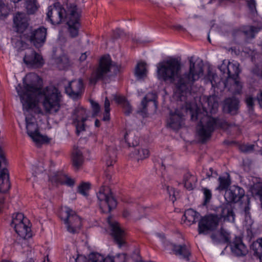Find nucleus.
I'll return each instance as SVG.
<instances>
[{
  "instance_id": "nucleus-35",
  "label": "nucleus",
  "mask_w": 262,
  "mask_h": 262,
  "mask_svg": "<svg viewBox=\"0 0 262 262\" xmlns=\"http://www.w3.org/2000/svg\"><path fill=\"white\" fill-rule=\"evenodd\" d=\"M218 180L219 185L216 189L219 191L227 189L230 185L231 182L229 174L227 177H220Z\"/></svg>"
},
{
  "instance_id": "nucleus-5",
  "label": "nucleus",
  "mask_w": 262,
  "mask_h": 262,
  "mask_svg": "<svg viewBox=\"0 0 262 262\" xmlns=\"http://www.w3.org/2000/svg\"><path fill=\"white\" fill-rule=\"evenodd\" d=\"M217 119L205 116L202 118L198 125V134L202 142L209 139L217 125Z\"/></svg>"
},
{
  "instance_id": "nucleus-41",
  "label": "nucleus",
  "mask_w": 262,
  "mask_h": 262,
  "mask_svg": "<svg viewBox=\"0 0 262 262\" xmlns=\"http://www.w3.org/2000/svg\"><path fill=\"white\" fill-rule=\"evenodd\" d=\"M110 103L107 97L105 98V102H104V108H105V113L103 116V120L104 121H108L110 119Z\"/></svg>"
},
{
  "instance_id": "nucleus-39",
  "label": "nucleus",
  "mask_w": 262,
  "mask_h": 262,
  "mask_svg": "<svg viewBox=\"0 0 262 262\" xmlns=\"http://www.w3.org/2000/svg\"><path fill=\"white\" fill-rule=\"evenodd\" d=\"M25 220H28L27 218L24 217V215L21 213H17L14 214L12 221L11 222L12 226L14 228L16 226L23 223L25 222Z\"/></svg>"
},
{
  "instance_id": "nucleus-47",
  "label": "nucleus",
  "mask_w": 262,
  "mask_h": 262,
  "mask_svg": "<svg viewBox=\"0 0 262 262\" xmlns=\"http://www.w3.org/2000/svg\"><path fill=\"white\" fill-rule=\"evenodd\" d=\"M114 100L118 104L121 105L122 106L124 104L125 102L127 101L124 97L117 95L114 96Z\"/></svg>"
},
{
  "instance_id": "nucleus-43",
  "label": "nucleus",
  "mask_w": 262,
  "mask_h": 262,
  "mask_svg": "<svg viewBox=\"0 0 262 262\" xmlns=\"http://www.w3.org/2000/svg\"><path fill=\"white\" fill-rule=\"evenodd\" d=\"M8 12L5 4L0 1V20H3L8 16Z\"/></svg>"
},
{
  "instance_id": "nucleus-18",
  "label": "nucleus",
  "mask_w": 262,
  "mask_h": 262,
  "mask_svg": "<svg viewBox=\"0 0 262 262\" xmlns=\"http://www.w3.org/2000/svg\"><path fill=\"white\" fill-rule=\"evenodd\" d=\"M183 114L176 110L174 113H170V117L167 120V126L173 130H178L182 124Z\"/></svg>"
},
{
  "instance_id": "nucleus-49",
  "label": "nucleus",
  "mask_w": 262,
  "mask_h": 262,
  "mask_svg": "<svg viewBox=\"0 0 262 262\" xmlns=\"http://www.w3.org/2000/svg\"><path fill=\"white\" fill-rule=\"evenodd\" d=\"M220 234L221 236L224 238L225 242L228 243L230 242V235L228 232L225 231L224 229H221Z\"/></svg>"
},
{
  "instance_id": "nucleus-4",
  "label": "nucleus",
  "mask_w": 262,
  "mask_h": 262,
  "mask_svg": "<svg viewBox=\"0 0 262 262\" xmlns=\"http://www.w3.org/2000/svg\"><path fill=\"white\" fill-rule=\"evenodd\" d=\"M59 217L69 232L74 234L79 232L82 226L81 220L74 211L66 206L62 207L59 212Z\"/></svg>"
},
{
  "instance_id": "nucleus-24",
  "label": "nucleus",
  "mask_w": 262,
  "mask_h": 262,
  "mask_svg": "<svg viewBox=\"0 0 262 262\" xmlns=\"http://www.w3.org/2000/svg\"><path fill=\"white\" fill-rule=\"evenodd\" d=\"M183 216L184 222L188 225H191L196 222L200 214L192 209H189L185 211Z\"/></svg>"
},
{
  "instance_id": "nucleus-21",
  "label": "nucleus",
  "mask_w": 262,
  "mask_h": 262,
  "mask_svg": "<svg viewBox=\"0 0 262 262\" xmlns=\"http://www.w3.org/2000/svg\"><path fill=\"white\" fill-rule=\"evenodd\" d=\"M239 101L234 97L228 98L224 101V110L232 115L237 113Z\"/></svg>"
},
{
  "instance_id": "nucleus-34",
  "label": "nucleus",
  "mask_w": 262,
  "mask_h": 262,
  "mask_svg": "<svg viewBox=\"0 0 262 262\" xmlns=\"http://www.w3.org/2000/svg\"><path fill=\"white\" fill-rule=\"evenodd\" d=\"M134 155L138 161H139L148 157L149 151L147 149L139 147L135 149Z\"/></svg>"
},
{
  "instance_id": "nucleus-16",
  "label": "nucleus",
  "mask_w": 262,
  "mask_h": 262,
  "mask_svg": "<svg viewBox=\"0 0 262 262\" xmlns=\"http://www.w3.org/2000/svg\"><path fill=\"white\" fill-rule=\"evenodd\" d=\"M25 63L34 68H39L43 64V59L40 55L33 50H30L24 57Z\"/></svg>"
},
{
  "instance_id": "nucleus-2",
  "label": "nucleus",
  "mask_w": 262,
  "mask_h": 262,
  "mask_svg": "<svg viewBox=\"0 0 262 262\" xmlns=\"http://www.w3.org/2000/svg\"><path fill=\"white\" fill-rule=\"evenodd\" d=\"M193 59L192 57L189 58V71L182 75L181 61L176 58H171L157 65L158 78L173 83L176 86L175 94L181 101L185 100V95L192 84L203 75V61L194 62Z\"/></svg>"
},
{
  "instance_id": "nucleus-31",
  "label": "nucleus",
  "mask_w": 262,
  "mask_h": 262,
  "mask_svg": "<svg viewBox=\"0 0 262 262\" xmlns=\"http://www.w3.org/2000/svg\"><path fill=\"white\" fill-rule=\"evenodd\" d=\"M252 196L256 200H258L262 206V183L254 184L251 188Z\"/></svg>"
},
{
  "instance_id": "nucleus-19",
  "label": "nucleus",
  "mask_w": 262,
  "mask_h": 262,
  "mask_svg": "<svg viewBox=\"0 0 262 262\" xmlns=\"http://www.w3.org/2000/svg\"><path fill=\"white\" fill-rule=\"evenodd\" d=\"M66 11V18L68 20L79 21L81 11L77 8L76 5L73 3L67 4Z\"/></svg>"
},
{
  "instance_id": "nucleus-8",
  "label": "nucleus",
  "mask_w": 262,
  "mask_h": 262,
  "mask_svg": "<svg viewBox=\"0 0 262 262\" xmlns=\"http://www.w3.org/2000/svg\"><path fill=\"white\" fill-rule=\"evenodd\" d=\"M47 19L53 25L61 24L66 18V10L59 3L48 7Z\"/></svg>"
},
{
  "instance_id": "nucleus-23",
  "label": "nucleus",
  "mask_w": 262,
  "mask_h": 262,
  "mask_svg": "<svg viewBox=\"0 0 262 262\" xmlns=\"http://www.w3.org/2000/svg\"><path fill=\"white\" fill-rule=\"evenodd\" d=\"M232 252L237 256L245 255L248 252L246 246L241 239H236L231 245Z\"/></svg>"
},
{
  "instance_id": "nucleus-14",
  "label": "nucleus",
  "mask_w": 262,
  "mask_h": 262,
  "mask_svg": "<svg viewBox=\"0 0 262 262\" xmlns=\"http://www.w3.org/2000/svg\"><path fill=\"white\" fill-rule=\"evenodd\" d=\"M84 90L83 80L81 78L71 81L65 88L66 93L73 99H78L80 97Z\"/></svg>"
},
{
  "instance_id": "nucleus-46",
  "label": "nucleus",
  "mask_w": 262,
  "mask_h": 262,
  "mask_svg": "<svg viewBox=\"0 0 262 262\" xmlns=\"http://www.w3.org/2000/svg\"><path fill=\"white\" fill-rule=\"evenodd\" d=\"M122 107L124 113L126 115H129L132 113L133 111L132 107L128 101L125 102Z\"/></svg>"
},
{
  "instance_id": "nucleus-3",
  "label": "nucleus",
  "mask_w": 262,
  "mask_h": 262,
  "mask_svg": "<svg viewBox=\"0 0 262 262\" xmlns=\"http://www.w3.org/2000/svg\"><path fill=\"white\" fill-rule=\"evenodd\" d=\"M119 72V67L113 63L109 55H104L99 60L98 66L93 71L90 77V82L95 84L98 81L105 77L116 75Z\"/></svg>"
},
{
  "instance_id": "nucleus-59",
  "label": "nucleus",
  "mask_w": 262,
  "mask_h": 262,
  "mask_svg": "<svg viewBox=\"0 0 262 262\" xmlns=\"http://www.w3.org/2000/svg\"><path fill=\"white\" fill-rule=\"evenodd\" d=\"M257 99L260 107H262V91L257 95Z\"/></svg>"
},
{
  "instance_id": "nucleus-50",
  "label": "nucleus",
  "mask_w": 262,
  "mask_h": 262,
  "mask_svg": "<svg viewBox=\"0 0 262 262\" xmlns=\"http://www.w3.org/2000/svg\"><path fill=\"white\" fill-rule=\"evenodd\" d=\"M254 148V145H243L241 146L240 149L242 151L247 152L251 151H252Z\"/></svg>"
},
{
  "instance_id": "nucleus-20",
  "label": "nucleus",
  "mask_w": 262,
  "mask_h": 262,
  "mask_svg": "<svg viewBox=\"0 0 262 262\" xmlns=\"http://www.w3.org/2000/svg\"><path fill=\"white\" fill-rule=\"evenodd\" d=\"M172 250L174 254L180 258L188 261L191 255L190 248L186 245H172Z\"/></svg>"
},
{
  "instance_id": "nucleus-61",
  "label": "nucleus",
  "mask_w": 262,
  "mask_h": 262,
  "mask_svg": "<svg viewBox=\"0 0 262 262\" xmlns=\"http://www.w3.org/2000/svg\"><path fill=\"white\" fill-rule=\"evenodd\" d=\"M130 215V212L127 210H124L123 212V216L125 218L128 217Z\"/></svg>"
},
{
  "instance_id": "nucleus-58",
  "label": "nucleus",
  "mask_w": 262,
  "mask_h": 262,
  "mask_svg": "<svg viewBox=\"0 0 262 262\" xmlns=\"http://www.w3.org/2000/svg\"><path fill=\"white\" fill-rule=\"evenodd\" d=\"M88 57L87 52H85L82 53L80 57H79V61L80 62H83L85 61Z\"/></svg>"
},
{
  "instance_id": "nucleus-32",
  "label": "nucleus",
  "mask_w": 262,
  "mask_h": 262,
  "mask_svg": "<svg viewBox=\"0 0 262 262\" xmlns=\"http://www.w3.org/2000/svg\"><path fill=\"white\" fill-rule=\"evenodd\" d=\"M221 216L224 220L231 222L234 221V214L230 206H227L222 208Z\"/></svg>"
},
{
  "instance_id": "nucleus-62",
  "label": "nucleus",
  "mask_w": 262,
  "mask_h": 262,
  "mask_svg": "<svg viewBox=\"0 0 262 262\" xmlns=\"http://www.w3.org/2000/svg\"><path fill=\"white\" fill-rule=\"evenodd\" d=\"M161 166L163 167V169L164 170L165 169V165H168V163L166 162V160L164 159V160H162L161 163Z\"/></svg>"
},
{
  "instance_id": "nucleus-42",
  "label": "nucleus",
  "mask_w": 262,
  "mask_h": 262,
  "mask_svg": "<svg viewBox=\"0 0 262 262\" xmlns=\"http://www.w3.org/2000/svg\"><path fill=\"white\" fill-rule=\"evenodd\" d=\"M90 188V185L88 183H83L78 187V191L81 194L85 196Z\"/></svg>"
},
{
  "instance_id": "nucleus-45",
  "label": "nucleus",
  "mask_w": 262,
  "mask_h": 262,
  "mask_svg": "<svg viewBox=\"0 0 262 262\" xmlns=\"http://www.w3.org/2000/svg\"><path fill=\"white\" fill-rule=\"evenodd\" d=\"M206 178L210 179L211 178H216L218 175L217 172L214 171L212 168L209 170L206 169Z\"/></svg>"
},
{
  "instance_id": "nucleus-60",
  "label": "nucleus",
  "mask_w": 262,
  "mask_h": 262,
  "mask_svg": "<svg viewBox=\"0 0 262 262\" xmlns=\"http://www.w3.org/2000/svg\"><path fill=\"white\" fill-rule=\"evenodd\" d=\"M258 30L259 29L257 28L254 26H250L249 28V31L252 34L257 32Z\"/></svg>"
},
{
  "instance_id": "nucleus-53",
  "label": "nucleus",
  "mask_w": 262,
  "mask_h": 262,
  "mask_svg": "<svg viewBox=\"0 0 262 262\" xmlns=\"http://www.w3.org/2000/svg\"><path fill=\"white\" fill-rule=\"evenodd\" d=\"M74 183H75V181L73 179H72L67 176L65 182L63 184L67 185L69 186H72L74 185Z\"/></svg>"
},
{
  "instance_id": "nucleus-40",
  "label": "nucleus",
  "mask_w": 262,
  "mask_h": 262,
  "mask_svg": "<svg viewBox=\"0 0 262 262\" xmlns=\"http://www.w3.org/2000/svg\"><path fill=\"white\" fill-rule=\"evenodd\" d=\"M67 176L62 172H59L52 178V181L58 184H63Z\"/></svg>"
},
{
  "instance_id": "nucleus-13",
  "label": "nucleus",
  "mask_w": 262,
  "mask_h": 262,
  "mask_svg": "<svg viewBox=\"0 0 262 262\" xmlns=\"http://www.w3.org/2000/svg\"><path fill=\"white\" fill-rule=\"evenodd\" d=\"M107 222L111 231V235L114 238L115 242L119 247H121L124 243L125 232L121 228L118 222L114 220L109 216L107 217Z\"/></svg>"
},
{
  "instance_id": "nucleus-1",
  "label": "nucleus",
  "mask_w": 262,
  "mask_h": 262,
  "mask_svg": "<svg viewBox=\"0 0 262 262\" xmlns=\"http://www.w3.org/2000/svg\"><path fill=\"white\" fill-rule=\"evenodd\" d=\"M28 82L24 81V88L18 85L16 91L23 104L26 115V127L28 136L37 144L49 143L51 139L41 135L38 127L36 118L29 113L30 110L35 107L38 102L42 100V105L47 114L56 113L60 107V92L53 85L47 86L42 90V79L36 74L30 73L27 75Z\"/></svg>"
},
{
  "instance_id": "nucleus-7",
  "label": "nucleus",
  "mask_w": 262,
  "mask_h": 262,
  "mask_svg": "<svg viewBox=\"0 0 262 262\" xmlns=\"http://www.w3.org/2000/svg\"><path fill=\"white\" fill-rule=\"evenodd\" d=\"M100 203V207L103 211L110 212L112 209L116 207L117 202L112 196L110 189L106 186H102L97 194Z\"/></svg>"
},
{
  "instance_id": "nucleus-9",
  "label": "nucleus",
  "mask_w": 262,
  "mask_h": 262,
  "mask_svg": "<svg viewBox=\"0 0 262 262\" xmlns=\"http://www.w3.org/2000/svg\"><path fill=\"white\" fill-rule=\"evenodd\" d=\"M89 115L87 111L82 107H76L72 114V123L76 128V133L78 135L81 132L85 130V121L88 120Z\"/></svg>"
},
{
  "instance_id": "nucleus-51",
  "label": "nucleus",
  "mask_w": 262,
  "mask_h": 262,
  "mask_svg": "<svg viewBox=\"0 0 262 262\" xmlns=\"http://www.w3.org/2000/svg\"><path fill=\"white\" fill-rule=\"evenodd\" d=\"M92 105L94 112V115H96L99 112L100 107L98 103L93 101L92 102Z\"/></svg>"
},
{
  "instance_id": "nucleus-27",
  "label": "nucleus",
  "mask_w": 262,
  "mask_h": 262,
  "mask_svg": "<svg viewBox=\"0 0 262 262\" xmlns=\"http://www.w3.org/2000/svg\"><path fill=\"white\" fill-rule=\"evenodd\" d=\"M73 165L75 168L78 169L83 162V157L81 151L77 149H74L72 157Z\"/></svg>"
},
{
  "instance_id": "nucleus-56",
  "label": "nucleus",
  "mask_w": 262,
  "mask_h": 262,
  "mask_svg": "<svg viewBox=\"0 0 262 262\" xmlns=\"http://www.w3.org/2000/svg\"><path fill=\"white\" fill-rule=\"evenodd\" d=\"M208 77L211 83L213 85V81L214 80L215 77H217V75L209 72L208 74Z\"/></svg>"
},
{
  "instance_id": "nucleus-36",
  "label": "nucleus",
  "mask_w": 262,
  "mask_h": 262,
  "mask_svg": "<svg viewBox=\"0 0 262 262\" xmlns=\"http://www.w3.org/2000/svg\"><path fill=\"white\" fill-rule=\"evenodd\" d=\"M26 8L28 14H34L38 9L36 0H26Z\"/></svg>"
},
{
  "instance_id": "nucleus-26",
  "label": "nucleus",
  "mask_w": 262,
  "mask_h": 262,
  "mask_svg": "<svg viewBox=\"0 0 262 262\" xmlns=\"http://www.w3.org/2000/svg\"><path fill=\"white\" fill-rule=\"evenodd\" d=\"M147 70L146 63L144 62H139L137 63L135 69V75L138 79H143L146 77Z\"/></svg>"
},
{
  "instance_id": "nucleus-11",
  "label": "nucleus",
  "mask_w": 262,
  "mask_h": 262,
  "mask_svg": "<svg viewBox=\"0 0 262 262\" xmlns=\"http://www.w3.org/2000/svg\"><path fill=\"white\" fill-rule=\"evenodd\" d=\"M219 221L220 217L217 215L210 214L203 217L199 222V233L207 234L209 231L215 230Z\"/></svg>"
},
{
  "instance_id": "nucleus-22",
  "label": "nucleus",
  "mask_w": 262,
  "mask_h": 262,
  "mask_svg": "<svg viewBox=\"0 0 262 262\" xmlns=\"http://www.w3.org/2000/svg\"><path fill=\"white\" fill-rule=\"evenodd\" d=\"M29 224L28 220H25V222L14 228L17 234L23 238L26 239L31 236V229Z\"/></svg>"
},
{
  "instance_id": "nucleus-63",
  "label": "nucleus",
  "mask_w": 262,
  "mask_h": 262,
  "mask_svg": "<svg viewBox=\"0 0 262 262\" xmlns=\"http://www.w3.org/2000/svg\"><path fill=\"white\" fill-rule=\"evenodd\" d=\"M174 28L177 29V30H182V31H184L185 29L183 28V27L182 26H180V25H178V26H176L174 27Z\"/></svg>"
},
{
  "instance_id": "nucleus-12",
  "label": "nucleus",
  "mask_w": 262,
  "mask_h": 262,
  "mask_svg": "<svg viewBox=\"0 0 262 262\" xmlns=\"http://www.w3.org/2000/svg\"><path fill=\"white\" fill-rule=\"evenodd\" d=\"M225 199L228 203L239 202L243 205V202L249 203V196L245 195L244 190L238 186H233L231 189L226 191Z\"/></svg>"
},
{
  "instance_id": "nucleus-55",
  "label": "nucleus",
  "mask_w": 262,
  "mask_h": 262,
  "mask_svg": "<svg viewBox=\"0 0 262 262\" xmlns=\"http://www.w3.org/2000/svg\"><path fill=\"white\" fill-rule=\"evenodd\" d=\"M246 102L247 105L249 107H252L254 104V99L252 97H249L246 98Z\"/></svg>"
},
{
  "instance_id": "nucleus-38",
  "label": "nucleus",
  "mask_w": 262,
  "mask_h": 262,
  "mask_svg": "<svg viewBox=\"0 0 262 262\" xmlns=\"http://www.w3.org/2000/svg\"><path fill=\"white\" fill-rule=\"evenodd\" d=\"M252 248L254 253L259 258H262V238L257 239L254 242L252 245Z\"/></svg>"
},
{
  "instance_id": "nucleus-64",
  "label": "nucleus",
  "mask_w": 262,
  "mask_h": 262,
  "mask_svg": "<svg viewBox=\"0 0 262 262\" xmlns=\"http://www.w3.org/2000/svg\"><path fill=\"white\" fill-rule=\"evenodd\" d=\"M95 125L96 127H99L100 125V122L98 119H96L95 122Z\"/></svg>"
},
{
  "instance_id": "nucleus-57",
  "label": "nucleus",
  "mask_w": 262,
  "mask_h": 262,
  "mask_svg": "<svg viewBox=\"0 0 262 262\" xmlns=\"http://www.w3.org/2000/svg\"><path fill=\"white\" fill-rule=\"evenodd\" d=\"M104 262H115V256H108L106 257H104Z\"/></svg>"
},
{
  "instance_id": "nucleus-54",
  "label": "nucleus",
  "mask_w": 262,
  "mask_h": 262,
  "mask_svg": "<svg viewBox=\"0 0 262 262\" xmlns=\"http://www.w3.org/2000/svg\"><path fill=\"white\" fill-rule=\"evenodd\" d=\"M248 6L251 11L255 9V3L254 0H249L248 1Z\"/></svg>"
},
{
  "instance_id": "nucleus-25",
  "label": "nucleus",
  "mask_w": 262,
  "mask_h": 262,
  "mask_svg": "<svg viewBox=\"0 0 262 262\" xmlns=\"http://www.w3.org/2000/svg\"><path fill=\"white\" fill-rule=\"evenodd\" d=\"M183 182L185 187L187 189L191 190L194 188L197 182V179L195 176L187 172L184 176Z\"/></svg>"
},
{
  "instance_id": "nucleus-6",
  "label": "nucleus",
  "mask_w": 262,
  "mask_h": 262,
  "mask_svg": "<svg viewBox=\"0 0 262 262\" xmlns=\"http://www.w3.org/2000/svg\"><path fill=\"white\" fill-rule=\"evenodd\" d=\"M47 29L44 27L30 29L24 34L25 38L37 48L41 47L46 42Z\"/></svg>"
},
{
  "instance_id": "nucleus-28",
  "label": "nucleus",
  "mask_w": 262,
  "mask_h": 262,
  "mask_svg": "<svg viewBox=\"0 0 262 262\" xmlns=\"http://www.w3.org/2000/svg\"><path fill=\"white\" fill-rule=\"evenodd\" d=\"M104 257L99 253H91L89 255V259L81 256L78 257L76 262H104Z\"/></svg>"
},
{
  "instance_id": "nucleus-29",
  "label": "nucleus",
  "mask_w": 262,
  "mask_h": 262,
  "mask_svg": "<svg viewBox=\"0 0 262 262\" xmlns=\"http://www.w3.org/2000/svg\"><path fill=\"white\" fill-rule=\"evenodd\" d=\"M156 96L154 93H148L143 98L141 102L142 109L138 112L142 113V115L144 117L147 114L146 107L147 103L150 101H154L155 103V99Z\"/></svg>"
},
{
  "instance_id": "nucleus-30",
  "label": "nucleus",
  "mask_w": 262,
  "mask_h": 262,
  "mask_svg": "<svg viewBox=\"0 0 262 262\" xmlns=\"http://www.w3.org/2000/svg\"><path fill=\"white\" fill-rule=\"evenodd\" d=\"M117 154L113 147H109L105 156L106 165L107 167L113 166L116 162Z\"/></svg>"
},
{
  "instance_id": "nucleus-33",
  "label": "nucleus",
  "mask_w": 262,
  "mask_h": 262,
  "mask_svg": "<svg viewBox=\"0 0 262 262\" xmlns=\"http://www.w3.org/2000/svg\"><path fill=\"white\" fill-rule=\"evenodd\" d=\"M67 25L69 27V31L72 37H75L78 34V29L80 26L79 21L68 20Z\"/></svg>"
},
{
  "instance_id": "nucleus-15",
  "label": "nucleus",
  "mask_w": 262,
  "mask_h": 262,
  "mask_svg": "<svg viewBox=\"0 0 262 262\" xmlns=\"http://www.w3.org/2000/svg\"><path fill=\"white\" fill-rule=\"evenodd\" d=\"M219 68L223 74L227 73L228 78L232 79L237 78L240 72L238 63L231 62L226 63L225 60Z\"/></svg>"
},
{
  "instance_id": "nucleus-10",
  "label": "nucleus",
  "mask_w": 262,
  "mask_h": 262,
  "mask_svg": "<svg viewBox=\"0 0 262 262\" xmlns=\"http://www.w3.org/2000/svg\"><path fill=\"white\" fill-rule=\"evenodd\" d=\"M7 163L5 153L0 145V191L3 192L7 191L10 187L8 170L4 167Z\"/></svg>"
},
{
  "instance_id": "nucleus-52",
  "label": "nucleus",
  "mask_w": 262,
  "mask_h": 262,
  "mask_svg": "<svg viewBox=\"0 0 262 262\" xmlns=\"http://www.w3.org/2000/svg\"><path fill=\"white\" fill-rule=\"evenodd\" d=\"M242 207L244 208L245 212L246 214H249L250 210V198H249V203L247 204L246 202H243V205H241Z\"/></svg>"
},
{
  "instance_id": "nucleus-17",
  "label": "nucleus",
  "mask_w": 262,
  "mask_h": 262,
  "mask_svg": "<svg viewBox=\"0 0 262 262\" xmlns=\"http://www.w3.org/2000/svg\"><path fill=\"white\" fill-rule=\"evenodd\" d=\"M13 25L17 32L23 33L29 26L26 14L23 12H17L13 17Z\"/></svg>"
},
{
  "instance_id": "nucleus-44",
  "label": "nucleus",
  "mask_w": 262,
  "mask_h": 262,
  "mask_svg": "<svg viewBox=\"0 0 262 262\" xmlns=\"http://www.w3.org/2000/svg\"><path fill=\"white\" fill-rule=\"evenodd\" d=\"M202 190L204 195V201L203 204L206 205L210 202L212 198V193L211 191L207 188H203Z\"/></svg>"
},
{
  "instance_id": "nucleus-37",
  "label": "nucleus",
  "mask_w": 262,
  "mask_h": 262,
  "mask_svg": "<svg viewBox=\"0 0 262 262\" xmlns=\"http://www.w3.org/2000/svg\"><path fill=\"white\" fill-rule=\"evenodd\" d=\"M233 79V83L229 87V90L234 94H239L242 91V85L239 81L237 80L236 78Z\"/></svg>"
},
{
  "instance_id": "nucleus-48",
  "label": "nucleus",
  "mask_w": 262,
  "mask_h": 262,
  "mask_svg": "<svg viewBox=\"0 0 262 262\" xmlns=\"http://www.w3.org/2000/svg\"><path fill=\"white\" fill-rule=\"evenodd\" d=\"M115 262H125L126 260V254L120 253L115 256Z\"/></svg>"
}]
</instances>
